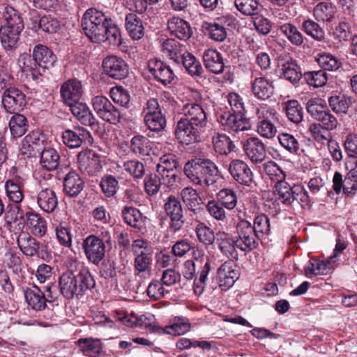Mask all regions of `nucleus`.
Returning <instances> with one entry per match:
<instances>
[{
  "mask_svg": "<svg viewBox=\"0 0 357 357\" xmlns=\"http://www.w3.org/2000/svg\"><path fill=\"white\" fill-rule=\"evenodd\" d=\"M167 28L171 36L181 40H187L192 35L190 24L178 17H172L167 22Z\"/></svg>",
  "mask_w": 357,
  "mask_h": 357,
  "instance_id": "24",
  "label": "nucleus"
},
{
  "mask_svg": "<svg viewBox=\"0 0 357 357\" xmlns=\"http://www.w3.org/2000/svg\"><path fill=\"white\" fill-rule=\"evenodd\" d=\"M279 29L293 45L301 46L303 43V34L294 24L284 23L280 26Z\"/></svg>",
  "mask_w": 357,
  "mask_h": 357,
  "instance_id": "49",
  "label": "nucleus"
},
{
  "mask_svg": "<svg viewBox=\"0 0 357 357\" xmlns=\"http://www.w3.org/2000/svg\"><path fill=\"white\" fill-rule=\"evenodd\" d=\"M347 174L344 180H342V176L340 172H336L333 176V190L336 193H340L342 189L347 195H354L357 189V181H354Z\"/></svg>",
  "mask_w": 357,
  "mask_h": 357,
  "instance_id": "36",
  "label": "nucleus"
},
{
  "mask_svg": "<svg viewBox=\"0 0 357 357\" xmlns=\"http://www.w3.org/2000/svg\"><path fill=\"white\" fill-rule=\"evenodd\" d=\"M4 187L10 201L15 204L22 202L24 199L23 183L20 178L8 179Z\"/></svg>",
  "mask_w": 357,
  "mask_h": 357,
  "instance_id": "34",
  "label": "nucleus"
},
{
  "mask_svg": "<svg viewBox=\"0 0 357 357\" xmlns=\"http://www.w3.org/2000/svg\"><path fill=\"white\" fill-rule=\"evenodd\" d=\"M100 187L104 195L107 197H113L119 189V182L112 175H107L102 178Z\"/></svg>",
  "mask_w": 357,
  "mask_h": 357,
  "instance_id": "62",
  "label": "nucleus"
},
{
  "mask_svg": "<svg viewBox=\"0 0 357 357\" xmlns=\"http://www.w3.org/2000/svg\"><path fill=\"white\" fill-rule=\"evenodd\" d=\"M278 139L280 145L290 153H296L299 150V143L293 135L282 132L278 135Z\"/></svg>",
  "mask_w": 357,
  "mask_h": 357,
  "instance_id": "58",
  "label": "nucleus"
},
{
  "mask_svg": "<svg viewBox=\"0 0 357 357\" xmlns=\"http://www.w3.org/2000/svg\"><path fill=\"white\" fill-rule=\"evenodd\" d=\"M255 114L257 119V122L278 121L277 112L266 104H261L257 107Z\"/></svg>",
  "mask_w": 357,
  "mask_h": 357,
  "instance_id": "63",
  "label": "nucleus"
},
{
  "mask_svg": "<svg viewBox=\"0 0 357 357\" xmlns=\"http://www.w3.org/2000/svg\"><path fill=\"white\" fill-rule=\"evenodd\" d=\"M93 107L98 116L110 123L116 124L122 118L121 112L105 96H98L93 98Z\"/></svg>",
  "mask_w": 357,
  "mask_h": 357,
  "instance_id": "9",
  "label": "nucleus"
},
{
  "mask_svg": "<svg viewBox=\"0 0 357 357\" xmlns=\"http://www.w3.org/2000/svg\"><path fill=\"white\" fill-rule=\"evenodd\" d=\"M283 76L293 84H296L303 77L300 66L296 61L290 59L282 65Z\"/></svg>",
  "mask_w": 357,
  "mask_h": 357,
  "instance_id": "45",
  "label": "nucleus"
},
{
  "mask_svg": "<svg viewBox=\"0 0 357 357\" xmlns=\"http://www.w3.org/2000/svg\"><path fill=\"white\" fill-rule=\"evenodd\" d=\"M275 121L257 122L256 130L263 138L271 139L277 135L278 130L275 125Z\"/></svg>",
  "mask_w": 357,
  "mask_h": 357,
  "instance_id": "59",
  "label": "nucleus"
},
{
  "mask_svg": "<svg viewBox=\"0 0 357 357\" xmlns=\"http://www.w3.org/2000/svg\"><path fill=\"white\" fill-rule=\"evenodd\" d=\"M39 208L46 213H52L58 206V198L55 192L50 188H43L37 195Z\"/></svg>",
  "mask_w": 357,
  "mask_h": 357,
  "instance_id": "29",
  "label": "nucleus"
},
{
  "mask_svg": "<svg viewBox=\"0 0 357 357\" xmlns=\"http://www.w3.org/2000/svg\"><path fill=\"white\" fill-rule=\"evenodd\" d=\"M238 238L236 245L241 250H250L256 248L257 243L256 238L257 234L252 228V225L247 220H241L237 225Z\"/></svg>",
  "mask_w": 357,
  "mask_h": 357,
  "instance_id": "11",
  "label": "nucleus"
},
{
  "mask_svg": "<svg viewBox=\"0 0 357 357\" xmlns=\"http://www.w3.org/2000/svg\"><path fill=\"white\" fill-rule=\"evenodd\" d=\"M220 286L223 289H227L232 287L238 277V273L236 269L234 261H225L218 269Z\"/></svg>",
  "mask_w": 357,
  "mask_h": 357,
  "instance_id": "28",
  "label": "nucleus"
},
{
  "mask_svg": "<svg viewBox=\"0 0 357 357\" xmlns=\"http://www.w3.org/2000/svg\"><path fill=\"white\" fill-rule=\"evenodd\" d=\"M33 64L41 71V74L45 69L52 68L56 61V56L47 46L39 44L33 50Z\"/></svg>",
  "mask_w": 357,
  "mask_h": 357,
  "instance_id": "21",
  "label": "nucleus"
},
{
  "mask_svg": "<svg viewBox=\"0 0 357 357\" xmlns=\"http://www.w3.org/2000/svg\"><path fill=\"white\" fill-rule=\"evenodd\" d=\"M336 7L331 2H319L313 8V17L314 20L324 24L333 22L336 18Z\"/></svg>",
  "mask_w": 357,
  "mask_h": 357,
  "instance_id": "25",
  "label": "nucleus"
},
{
  "mask_svg": "<svg viewBox=\"0 0 357 357\" xmlns=\"http://www.w3.org/2000/svg\"><path fill=\"white\" fill-rule=\"evenodd\" d=\"M224 124L227 129L234 132L248 130L251 127L248 119L243 116L242 114L236 113L229 114Z\"/></svg>",
  "mask_w": 357,
  "mask_h": 357,
  "instance_id": "47",
  "label": "nucleus"
},
{
  "mask_svg": "<svg viewBox=\"0 0 357 357\" xmlns=\"http://www.w3.org/2000/svg\"><path fill=\"white\" fill-rule=\"evenodd\" d=\"M125 25L133 40H139L144 36V27L142 20L135 13H129L125 19Z\"/></svg>",
  "mask_w": 357,
  "mask_h": 357,
  "instance_id": "33",
  "label": "nucleus"
},
{
  "mask_svg": "<svg viewBox=\"0 0 357 357\" xmlns=\"http://www.w3.org/2000/svg\"><path fill=\"white\" fill-rule=\"evenodd\" d=\"M59 284L62 295L67 299H72L94 288L96 282L89 269L82 266L75 271L63 273Z\"/></svg>",
  "mask_w": 357,
  "mask_h": 357,
  "instance_id": "2",
  "label": "nucleus"
},
{
  "mask_svg": "<svg viewBox=\"0 0 357 357\" xmlns=\"http://www.w3.org/2000/svg\"><path fill=\"white\" fill-rule=\"evenodd\" d=\"M63 143L70 149H77L85 142L92 144L93 139L89 130L83 127H76L74 130H66L62 134Z\"/></svg>",
  "mask_w": 357,
  "mask_h": 357,
  "instance_id": "15",
  "label": "nucleus"
},
{
  "mask_svg": "<svg viewBox=\"0 0 357 357\" xmlns=\"http://www.w3.org/2000/svg\"><path fill=\"white\" fill-rule=\"evenodd\" d=\"M103 38L100 40H94L93 43H102L107 41L113 45H120L121 44V33L112 20L110 19L108 23L104 27L103 33H102Z\"/></svg>",
  "mask_w": 357,
  "mask_h": 357,
  "instance_id": "48",
  "label": "nucleus"
},
{
  "mask_svg": "<svg viewBox=\"0 0 357 357\" xmlns=\"http://www.w3.org/2000/svg\"><path fill=\"white\" fill-rule=\"evenodd\" d=\"M302 30L309 36L317 41L324 38L325 33L318 22L307 19L302 22Z\"/></svg>",
  "mask_w": 357,
  "mask_h": 357,
  "instance_id": "51",
  "label": "nucleus"
},
{
  "mask_svg": "<svg viewBox=\"0 0 357 357\" xmlns=\"http://www.w3.org/2000/svg\"><path fill=\"white\" fill-rule=\"evenodd\" d=\"M77 344L85 356L96 357L102 353V344L98 339L81 338L77 341Z\"/></svg>",
  "mask_w": 357,
  "mask_h": 357,
  "instance_id": "42",
  "label": "nucleus"
},
{
  "mask_svg": "<svg viewBox=\"0 0 357 357\" xmlns=\"http://www.w3.org/2000/svg\"><path fill=\"white\" fill-rule=\"evenodd\" d=\"M165 210L170 218L169 229L176 232L183 227V214L181 204L174 196H169L165 204Z\"/></svg>",
  "mask_w": 357,
  "mask_h": 357,
  "instance_id": "17",
  "label": "nucleus"
},
{
  "mask_svg": "<svg viewBox=\"0 0 357 357\" xmlns=\"http://www.w3.org/2000/svg\"><path fill=\"white\" fill-rule=\"evenodd\" d=\"M148 139L143 136H135L130 142V149L133 153L139 156H146L149 155V148L148 146Z\"/></svg>",
  "mask_w": 357,
  "mask_h": 357,
  "instance_id": "61",
  "label": "nucleus"
},
{
  "mask_svg": "<svg viewBox=\"0 0 357 357\" xmlns=\"http://www.w3.org/2000/svg\"><path fill=\"white\" fill-rule=\"evenodd\" d=\"M60 163V155L53 148H44L40 153V164L47 171L57 169Z\"/></svg>",
  "mask_w": 357,
  "mask_h": 357,
  "instance_id": "40",
  "label": "nucleus"
},
{
  "mask_svg": "<svg viewBox=\"0 0 357 357\" xmlns=\"http://www.w3.org/2000/svg\"><path fill=\"white\" fill-rule=\"evenodd\" d=\"M263 170L271 180L278 184L285 181L286 174L274 161L270 160L263 164Z\"/></svg>",
  "mask_w": 357,
  "mask_h": 357,
  "instance_id": "52",
  "label": "nucleus"
},
{
  "mask_svg": "<svg viewBox=\"0 0 357 357\" xmlns=\"http://www.w3.org/2000/svg\"><path fill=\"white\" fill-rule=\"evenodd\" d=\"M148 68L153 77L165 86L172 83L176 77L171 68L163 61L157 59L149 61Z\"/></svg>",
  "mask_w": 357,
  "mask_h": 357,
  "instance_id": "20",
  "label": "nucleus"
},
{
  "mask_svg": "<svg viewBox=\"0 0 357 357\" xmlns=\"http://www.w3.org/2000/svg\"><path fill=\"white\" fill-rule=\"evenodd\" d=\"M61 94L67 105L79 102L83 94L81 82L77 79H69L61 87Z\"/></svg>",
  "mask_w": 357,
  "mask_h": 357,
  "instance_id": "23",
  "label": "nucleus"
},
{
  "mask_svg": "<svg viewBox=\"0 0 357 357\" xmlns=\"http://www.w3.org/2000/svg\"><path fill=\"white\" fill-rule=\"evenodd\" d=\"M303 78L310 86L314 88L324 86L328 79L327 73L323 70L305 72Z\"/></svg>",
  "mask_w": 357,
  "mask_h": 357,
  "instance_id": "55",
  "label": "nucleus"
},
{
  "mask_svg": "<svg viewBox=\"0 0 357 357\" xmlns=\"http://www.w3.org/2000/svg\"><path fill=\"white\" fill-rule=\"evenodd\" d=\"M83 248L86 258L94 264H98L105 257V243L95 235H90L84 240Z\"/></svg>",
  "mask_w": 357,
  "mask_h": 357,
  "instance_id": "16",
  "label": "nucleus"
},
{
  "mask_svg": "<svg viewBox=\"0 0 357 357\" xmlns=\"http://www.w3.org/2000/svg\"><path fill=\"white\" fill-rule=\"evenodd\" d=\"M161 49L164 54L170 59L177 63H182L186 70L192 76L199 77L201 68L199 62L192 54L185 52L182 45L173 38H167L161 44Z\"/></svg>",
  "mask_w": 357,
  "mask_h": 357,
  "instance_id": "4",
  "label": "nucleus"
},
{
  "mask_svg": "<svg viewBox=\"0 0 357 357\" xmlns=\"http://www.w3.org/2000/svg\"><path fill=\"white\" fill-rule=\"evenodd\" d=\"M144 112V122L151 131L159 132L165 128L166 119L156 99L151 98L147 101Z\"/></svg>",
  "mask_w": 357,
  "mask_h": 357,
  "instance_id": "8",
  "label": "nucleus"
},
{
  "mask_svg": "<svg viewBox=\"0 0 357 357\" xmlns=\"http://www.w3.org/2000/svg\"><path fill=\"white\" fill-rule=\"evenodd\" d=\"M181 195L190 211L195 214H198L201 211V197L195 190L185 188L181 190Z\"/></svg>",
  "mask_w": 357,
  "mask_h": 357,
  "instance_id": "44",
  "label": "nucleus"
},
{
  "mask_svg": "<svg viewBox=\"0 0 357 357\" xmlns=\"http://www.w3.org/2000/svg\"><path fill=\"white\" fill-rule=\"evenodd\" d=\"M212 140L214 150L220 154L227 155L234 148L233 142L225 134L213 136Z\"/></svg>",
  "mask_w": 357,
  "mask_h": 357,
  "instance_id": "50",
  "label": "nucleus"
},
{
  "mask_svg": "<svg viewBox=\"0 0 357 357\" xmlns=\"http://www.w3.org/2000/svg\"><path fill=\"white\" fill-rule=\"evenodd\" d=\"M26 104L25 94L19 89L7 88L2 96V105L6 112L15 113L22 111Z\"/></svg>",
  "mask_w": 357,
  "mask_h": 357,
  "instance_id": "12",
  "label": "nucleus"
},
{
  "mask_svg": "<svg viewBox=\"0 0 357 357\" xmlns=\"http://www.w3.org/2000/svg\"><path fill=\"white\" fill-rule=\"evenodd\" d=\"M205 67L209 71L218 74L223 71L224 63L220 54L215 50L205 51L202 56Z\"/></svg>",
  "mask_w": 357,
  "mask_h": 357,
  "instance_id": "35",
  "label": "nucleus"
},
{
  "mask_svg": "<svg viewBox=\"0 0 357 357\" xmlns=\"http://www.w3.org/2000/svg\"><path fill=\"white\" fill-rule=\"evenodd\" d=\"M15 209L17 211L15 221L18 219L23 220L26 218L27 225L33 235L41 237L46 234V221L39 214L31 211L24 213L22 208L19 206H15Z\"/></svg>",
  "mask_w": 357,
  "mask_h": 357,
  "instance_id": "14",
  "label": "nucleus"
},
{
  "mask_svg": "<svg viewBox=\"0 0 357 357\" xmlns=\"http://www.w3.org/2000/svg\"><path fill=\"white\" fill-rule=\"evenodd\" d=\"M202 28L205 29V33L215 41L222 42L227 38V34L225 28L218 23L204 22L202 23Z\"/></svg>",
  "mask_w": 357,
  "mask_h": 357,
  "instance_id": "54",
  "label": "nucleus"
},
{
  "mask_svg": "<svg viewBox=\"0 0 357 357\" xmlns=\"http://www.w3.org/2000/svg\"><path fill=\"white\" fill-rule=\"evenodd\" d=\"M13 114L8 125L11 135L15 138H18L24 135L28 130L29 123L24 115L18 112Z\"/></svg>",
  "mask_w": 357,
  "mask_h": 357,
  "instance_id": "43",
  "label": "nucleus"
},
{
  "mask_svg": "<svg viewBox=\"0 0 357 357\" xmlns=\"http://www.w3.org/2000/svg\"><path fill=\"white\" fill-rule=\"evenodd\" d=\"M219 179L218 169L215 164L210 160L202 159V197L204 194L206 197H213L216 194L225 208L233 209L237 203L236 193L227 188L217 192Z\"/></svg>",
  "mask_w": 357,
  "mask_h": 357,
  "instance_id": "1",
  "label": "nucleus"
},
{
  "mask_svg": "<svg viewBox=\"0 0 357 357\" xmlns=\"http://www.w3.org/2000/svg\"><path fill=\"white\" fill-rule=\"evenodd\" d=\"M110 18L107 17L104 13L96 8L88 9L83 15L82 26L86 36L93 42L103 38L104 27Z\"/></svg>",
  "mask_w": 357,
  "mask_h": 357,
  "instance_id": "6",
  "label": "nucleus"
},
{
  "mask_svg": "<svg viewBox=\"0 0 357 357\" xmlns=\"http://www.w3.org/2000/svg\"><path fill=\"white\" fill-rule=\"evenodd\" d=\"M64 190L70 197L77 196L84 188V182L75 172H70L63 181Z\"/></svg>",
  "mask_w": 357,
  "mask_h": 357,
  "instance_id": "41",
  "label": "nucleus"
},
{
  "mask_svg": "<svg viewBox=\"0 0 357 357\" xmlns=\"http://www.w3.org/2000/svg\"><path fill=\"white\" fill-rule=\"evenodd\" d=\"M24 28V24L21 13L10 5L4 6L2 11L0 38L6 50L13 51L17 47L20 36Z\"/></svg>",
  "mask_w": 357,
  "mask_h": 357,
  "instance_id": "3",
  "label": "nucleus"
},
{
  "mask_svg": "<svg viewBox=\"0 0 357 357\" xmlns=\"http://www.w3.org/2000/svg\"><path fill=\"white\" fill-rule=\"evenodd\" d=\"M17 65L21 71L27 77H30L33 80H38L41 76V71L39 70L33 64L30 56L26 54L20 55Z\"/></svg>",
  "mask_w": 357,
  "mask_h": 357,
  "instance_id": "46",
  "label": "nucleus"
},
{
  "mask_svg": "<svg viewBox=\"0 0 357 357\" xmlns=\"http://www.w3.org/2000/svg\"><path fill=\"white\" fill-rule=\"evenodd\" d=\"M20 251L27 257H34L38 255L40 243L29 233L22 231L17 239Z\"/></svg>",
  "mask_w": 357,
  "mask_h": 357,
  "instance_id": "30",
  "label": "nucleus"
},
{
  "mask_svg": "<svg viewBox=\"0 0 357 357\" xmlns=\"http://www.w3.org/2000/svg\"><path fill=\"white\" fill-rule=\"evenodd\" d=\"M333 268V264L328 259L325 261L312 259L305 266V274L307 278H312L318 275H324Z\"/></svg>",
  "mask_w": 357,
  "mask_h": 357,
  "instance_id": "39",
  "label": "nucleus"
},
{
  "mask_svg": "<svg viewBox=\"0 0 357 357\" xmlns=\"http://www.w3.org/2000/svg\"><path fill=\"white\" fill-rule=\"evenodd\" d=\"M105 73L110 77L122 79L128 75V66L126 61L116 56H108L102 61Z\"/></svg>",
  "mask_w": 357,
  "mask_h": 357,
  "instance_id": "19",
  "label": "nucleus"
},
{
  "mask_svg": "<svg viewBox=\"0 0 357 357\" xmlns=\"http://www.w3.org/2000/svg\"><path fill=\"white\" fill-rule=\"evenodd\" d=\"M278 199L286 205L300 204L303 208L309 207L310 199L307 192L302 185H291L285 181L275 185Z\"/></svg>",
  "mask_w": 357,
  "mask_h": 357,
  "instance_id": "5",
  "label": "nucleus"
},
{
  "mask_svg": "<svg viewBox=\"0 0 357 357\" xmlns=\"http://www.w3.org/2000/svg\"><path fill=\"white\" fill-rule=\"evenodd\" d=\"M284 109L287 118L293 123H298L302 121L303 109L297 100L287 102Z\"/></svg>",
  "mask_w": 357,
  "mask_h": 357,
  "instance_id": "57",
  "label": "nucleus"
},
{
  "mask_svg": "<svg viewBox=\"0 0 357 357\" xmlns=\"http://www.w3.org/2000/svg\"><path fill=\"white\" fill-rule=\"evenodd\" d=\"M44 142V137L40 131H32L24 137L21 143L23 155L31 156L39 152Z\"/></svg>",
  "mask_w": 357,
  "mask_h": 357,
  "instance_id": "27",
  "label": "nucleus"
},
{
  "mask_svg": "<svg viewBox=\"0 0 357 357\" xmlns=\"http://www.w3.org/2000/svg\"><path fill=\"white\" fill-rule=\"evenodd\" d=\"M186 176L195 184L201 183V158H195L188 161L184 167Z\"/></svg>",
  "mask_w": 357,
  "mask_h": 357,
  "instance_id": "56",
  "label": "nucleus"
},
{
  "mask_svg": "<svg viewBox=\"0 0 357 357\" xmlns=\"http://www.w3.org/2000/svg\"><path fill=\"white\" fill-rule=\"evenodd\" d=\"M77 161L79 170L89 176L96 175L102 169L100 157L94 151H82L77 155Z\"/></svg>",
  "mask_w": 357,
  "mask_h": 357,
  "instance_id": "13",
  "label": "nucleus"
},
{
  "mask_svg": "<svg viewBox=\"0 0 357 357\" xmlns=\"http://www.w3.org/2000/svg\"><path fill=\"white\" fill-rule=\"evenodd\" d=\"M318 64L323 68V70L333 71L340 67L338 59L331 54H321L317 58Z\"/></svg>",
  "mask_w": 357,
  "mask_h": 357,
  "instance_id": "60",
  "label": "nucleus"
},
{
  "mask_svg": "<svg viewBox=\"0 0 357 357\" xmlns=\"http://www.w3.org/2000/svg\"><path fill=\"white\" fill-rule=\"evenodd\" d=\"M232 178L239 184L249 186L254 181V174L248 165L242 160L235 159L229 165Z\"/></svg>",
  "mask_w": 357,
  "mask_h": 357,
  "instance_id": "18",
  "label": "nucleus"
},
{
  "mask_svg": "<svg viewBox=\"0 0 357 357\" xmlns=\"http://www.w3.org/2000/svg\"><path fill=\"white\" fill-rule=\"evenodd\" d=\"M26 301L29 307L36 311L44 310L46 307V300L42 289L37 286L28 289L24 292Z\"/></svg>",
  "mask_w": 357,
  "mask_h": 357,
  "instance_id": "32",
  "label": "nucleus"
},
{
  "mask_svg": "<svg viewBox=\"0 0 357 357\" xmlns=\"http://www.w3.org/2000/svg\"><path fill=\"white\" fill-rule=\"evenodd\" d=\"M236 8L243 15L254 16L259 12L258 0H234Z\"/></svg>",
  "mask_w": 357,
  "mask_h": 357,
  "instance_id": "53",
  "label": "nucleus"
},
{
  "mask_svg": "<svg viewBox=\"0 0 357 357\" xmlns=\"http://www.w3.org/2000/svg\"><path fill=\"white\" fill-rule=\"evenodd\" d=\"M134 268L136 275L146 278L151 275L150 267L152 261V252L142 251L138 255H135Z\"/></svg>",
  "mask_w": 357,
  "mask_h": 357,
  "instance_id": "38",
  "label": "nucleus"
},
{
  "mask_svg": "<svg viewBox=\"0 0 357 357\" xmlns=\"http://www.w3.org/2000/svg\"><path fill=\"white\" fill-rule=\"evenodd\" d=\"M200 131L201 125L197 124V122L181 119L177 123L175 135L180 143L190 144L199 142Z\"/></svg>",
  "mask_w": 357,
  "mask_h": 357,
  "instance_id": "10",
  "label": "nucleus"
},
{
  "mask_svg": "<svg viewBox=\"0 0 357 357\" xmlns=\"http://www.w3.org/2000/svg\"><path fill=\"white\" fill-rule=\"evenodd\" d=\"M321 102L320 99L309 100L307 103V110L314 119L321 123L320 124L326 130H333L338 125L337 119L325 108Z\"/></svg>",
  "mask_w": 357,
  "mask_h": 357,
  "instance_id": "7",
  "label": "nucleus"
},
{
  "mask_svg": "<svg viewBox=\"0 0 357 357\" xmlns=\"http://www.w3.org/2000/svg\"><path fill=\"white\" fill-rule=\"evenodd\" d=\"M122 215L125 222L130 226L139 230L145 227L146 218L143 216L140 211L132 206H126L122 211Z\"/></svg>",
  "mask_w": 357,
  "mask_h": 357,
  "instance_id": "37",
  "label": "nucleus"
},
{
  "mask_svg": "<svg viewBox=\"0 0 357 357\" xmlns=\"http://www.w3.org/2000/svg\"><path fill=\"white\" fill-rule=\"evenodd\" d=\"M75 117L83 125L93 126L96 124V119L89 107L81 102L68 105Z\"/></svg>",
  "mask_w": 357,
  "mask_h": 357,
  "instance_id": "31",
  "label": "nucleus"
},
{
  "mask_svg": "<svg viewBox=\"0 0 357 357\" xmlns=\"http://www.w3.org/2000/svg\"><path fill=\"white\" fill-rule=\"evenodd\" d=\"M251 89L255 98L265 100L273 94V82L264 76L257 77L252 81Z\"/></svg>",
  "mask_w": 357,
  "mask_h": 357,
  "instance_id": "26",
  "label": "nucleus"
},
{
  "mask_svg": "<svg viewBox=\"0 0 357 357\" xmlns=\"http://www.w3.org/2000/svg\"><path fill=\"white\" fill-rule=\"evenodd\" d=\"M110 96L113 101L122 107H128L130 96L127 90L122 86L113 87L110 90Z\"/></svg>",
  "mask_w": 357,
  "mask_h": 357,
  "instance_id": "64",
  "label": "nucleus"
},
{
  "mask_svg": "<svg viewBox=\"0 0 357 357\" xmlns=\"http://www.w3.org/2000/svg\"><path fill=\"white\" fill-rule=\"evenodd\" d=\"M243 149L246 155L254 163L261 162L266 156L264 144L258 137H250L243 143Z\"/></svg>",
  "mask_w": 357,
  "mask_h": 357,
  "instance_id": "22",
  "label": "nucleus"
}]
</instances>
